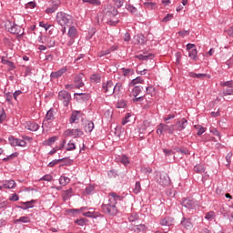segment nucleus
Segmentation results:
<instances>
[{
    "label": "nucleus",
    "instance_id": "f257e3e1",
    "mask_svg": "<svg viewBox=\"0 0 233 233\" xmlns=\"http://www.w3.org/2000/svg\"><path fill=\"white\" fill-rule=\"evenodd\" d=\"M117 201H123V197L117 195L116 192L109 193V199L107 204H102L101 208L104 214L107 216H117L119 210H117Z\"/></svg>",
    "mask_w": 233,
    "mask_h": 233
},
{
    "label": "nucleus",
    "instance_id": "f03ea898",
    "mask_svg": "<svg viewBox=\"0 0 233 233\" xmlns=\"http://www.w3.org/2000/svg\"><path fill=\"white\" fill-rule=\"evenodd\" d=\"M74 19L72 15L65 13V12H58L56 14V23L60 25V26H70L72 25Z\"/></svg>",
    "mask_w": 233,
    "mask_h": 233
},
{
    "label": "nucleus",
    "instance_id": "7ed1b4c3",
    "mask_svg": "<svg viewBox=\"0 0 233 233\" xmlns=\"http://www.w3.org/2000/svg\"><path fill=\"white\" fill-rule=\"evenodd\" d=\"M58 99L62 101L64 106H68L72 101V96L66 90H62L58 93Z\"/></svg>",
    "mask_w": 233,
    "mask_h": 233
},
{
    "label": "nucleus",
    "instance_id": "20e7f679",
    "mask_svg": "<svg viewBox=\"0 0 233 233\" xmlns=\"http://www.w3.org/2000/svg\"><path fill=\"white\" fill-rule=\"evenodd\" d=\"M187 125H188L187 118L177 120V123L173 125V132H183V130L187 128Z\"/></svg>",
    "mask_w": 233,
    "mask_h": 233
},
{
    "label": "nucleus",
    "instance_id": "39448f33",
    "mask_svg": "<svg viewBox=\"0 0 233 233\" xmlns=\"http://www.w3.org/2000/svg\"><path fill=\"white\" fill-rule=\"evenodd\" d=\"M157 183L161 187H168L170 185V177L167 173L157 175Z\"/></svg>",
    "mask_w": 233,
    "mask_h": 233
},
{
    "label": "nucleus",
    "instance_id": "423d86ee",
    "mask_svg": "<svg viewBox=\"0 0 233 233\" xmlns=\"http://www.w3.org/2000/svg\"><path fill=\"white\" fill-rule=\"evenodd\" d=\"M102 91L107 96H113L114 94V82L112 80H107L106 82L102 83Z\"/></svg>",
    "mask_w": 233,
    "mask_h": 233
},
{
    "label": "nucleus",
    "instance_id": "0eeeda50",
    "mask_svg": "<svg viewBox=\"0 0 233 233\" xmlns=\"http://www.w3.org/2000/svg\"><path fill=\"white\" fill-rule=\"evenodd\" d=\"M8 32L10 34H14L15 35H17V37H22V35H25V29L21 27V25L13 24L11 27L8 28Z\"/></svg>",
    "mask_w": 233,
    "mask_h": 233
},
{
    "label": "nucleus",
    "instance_id": "6e6552de",
    "mask_svg": "<svg viewBox=\"0 0 233 233\" xmlns=\"http://www.w3.org/2000/svg\"><path fill=\"white\" fill-rule=\"evenodd\" d=\"M182 207H185L186 208L194 209L196 207H198V203L196 200L192 198H183L181 201Z\"/></svg>",
    "mask_w": 233,
    "mask_h": 233
},
{
    "label": "nucleus",
    "instance_id": "1a4fd4ad",
    "mask_svg": "<svg viewBox=\"0 0 233 233\" xmlns=\"http://www.w3.org/2000/svg\"><path fill=\"white\" fill-rule=\"evenodd\" d=\"M104 13L106 17L112 19V17H116V15L119 14V11H117V8L114 5H106L104 9Z\"/></svg>",
    "mask_w": 233,
    "mask_h": 233
},
{
    "label": "nucleus",
    "instance_id": "9d476101",
    "mask_svg": "<svg viewBox=\"0 0 233 233\" xmlns=\"http://www.w3.org/2000/svg\"><path fill=\"white\" fill-rule=\"evenodd\" d=\"M83 77H85V75L82 73H79L78 75L75 76L74 85L76 88H82V86H85V83L83 82Z\"/></svg>",
    "mask_w": 233,
    "mask_h": 233
},
{
    "label": "nucleus",
    "instance_id": "9b49d317",
    "mask_svg": "<svg viewBox=\"0 0 233 233\" xmlns=\"http://www.w3.org/2000/svg\"><path fill=\"white\" fill-rule=\"evenodd\" d=\"M82 125L85 132L91 134L92 130H94V122L92 120L82 119Z\"/></svg>",
    "mask_w": 233,
    "mask_h": 233
},
{
    "label": "nucleus",
    "instance_id": "f8f14e48",
    "mask_svg": "<svg viewBox=\"0 0 233 233\" xmlns=\"http://www.w3.org/2000/svg\"><path fill=\"white\" fill-rule=\"evenodd\" d=\"M68 72V67L64 66L58 71L52 72L50 75L51 79H59L64 74H66Z\"/></svg>",
    "mask_w": 233,
    "mask_h": 233
},
{
    "label": "nucleus",
    "instance_id": "ddd939ff",
    "mask_svg": "<svg viewBox=\"0 0 233 233\" xmlns=\"http://www.w3.org/2000/svg\"><path fill=\"white\" fill-rule=\"evenodd\" d=\"M76 96H78V97ZM75 97L76 101L86 102L90 100L91 96L88 93H75Z\"/></svg>",
    "mask_w": 233,
    "mask_h": 233
},
{
    "label": "nucleus",
    "instance_id": "4468645a",
    "mask_svg": "<svg viewBox=\"0 0 233 233\" xmlns=\"http://www.w3.org/2000/svg\"><path fill=\"white\" fill-rule=\"evenodd\" d=\"M224 86H227L223 89L224 96H233V85L230 82H225Z\"/></svg>",
    "mask_w": 233,
    "mask_h": 233
},
{
    "label": "nucleus",
    "instance_id": "2eb2a0df",
    "mask_svg": "<svg viewBox=\"0 0 233 233\" xmlns=\"http://www.w3.org/2000/svg\"><path fill=\"white\" fill-rule=\"evenodd\" d=\"M161 227H172L174 225V218L170 217H166L160 219Z\"/></svg>",
    "mask_w": 233,
    "mask_h": 233
},
{
    "label": "nucleus",
    "instance_id": "dca6fc26",
    "mask_svg": "<svg viewBox=\"0 0 233 233\" xmlns=\"http://www.w3.org/2000/svg\"><path fill=\"white\" fill-rule=\"evenodd\" d=\"M56 117L54 116V109H49L46 115V117L43 121V125H48L49 121H54Z\"/></svg>",
    "mask_w": 233,
    "mask_h": 233
},
{
    "label": "nucleus",
    "instance_id": "f3484780",
    "mask_svg": "<svg viewBox=\"0 0 233 233\" xmlns=\"http://www.w3.org/2000/svg\"><path fill=\"white\" fill-rule=\"evenodd\" d=\"M180 225L183 227V228L188 230L192 227V219L183 217Z\"/></svg>",
    "mask_w": 233,
    "mask_h": 233
},
{
    "label": "nucleus",
    "instance_id": "a211bd4d",
    "mask_svg": "<svg viewBox=\"0 0 233 233\" xmlns=\"http://www.w3.org/2000/svg\"><path fill=\"white\" fill-rule=\"evenodd\" d=\"M59 5H61V1H59V0L54 1L52 6L48 7L46 10V12L47 14H54V12H56V10H57V8H59Z\"/></svg>",
    "mask_w": 233,
    "mask_h": 233
},
{
    "label": "nucleus",
    "instance_id": "6ab92c4d",
    "mask_svg": "<svg viewBox=\"0 0 233 233\" xmlns=\"http://www.w3.org/2000/svg\"><path fill=\"white\" fill-rule=\"evenodd\" d=\"M25 128L31 132H37V130H39V124L35 122H27Z\"/></svg>",
    "mask_w": 233,
    "mask_h": 233
},
{
    "label": "nucleus",
    "instance_id": "aec40b11",
    "mask_svg": "<svg viewBox=\"0 0 233 233\" xmlns=\"http://www.w3.org/2000/svg\"><path fill=\"white\" fill-rule=\"evenodd\" d=\"M72 194H74V189L72 187L63 191V194H62L63 201H68V199L72 198Z\"/></svg>",
    "mask_w": 233,
    "mask_h": 233
},
{
    "label": "nucleus",
    "instance_id": "412c9836",
    "mask_svg": "<svg viewBox=\"0 0 233 233\" xmlns=\"http://www.w3.org/2000/svg\"><path fill=\"white\" fill-rule=\"evenodd\" d=\"M67 35L70 39H76L77 37V29L76 28V26L72 25L69 27Z\"/></svg>",
    "mask_w": 233,
    "mask_h": 233
},
{
    "label": "nucleus",
    "instance_id": "4be33fe9",
    "mask_svg": "<svg viewBox=\"0 0 233 233\" xmlns=\"http://www.w3.org/2000/svg\"><path fill=\"white\" fill-rule=\"evenodd\" d=\"M141 92H143V86H136L132 89L131 96H133V97H137Z\"/></svg>",
    "mask_w": 233,
    "mask_h": 233
},
{
    "label": "nucleus",
    "instance_id": "5701e85b",
    "mask_svg": "<svg viewBox=\"0 0 233 233\" xmlns=\"http://www.w3.org/2000/svg\"><path fill=\"white\" fill-rule=\"evenodd\" d=\"M190 77H197V79H205V77L210 78V75L208 74H196L194 72L189 73Z\"/></svg>",
    "mask_w": 233,
    "mask_h": 233
},
{
    "label": "nucleus",
    "instance_id": "b1692460",
    "mask_svg": "<svg viewBox=\"0 0 233 233\" xmlns=\"http://www.w3.org/2000/svg\"><path fill=\"white\" fill-rule=\"evenodd\" d=\"M135 39L137 45H145V43H147V38H145V35L141 34L135 35Z\"/></svg>",
    "mask_w": 233,
    "mask_h": 233
},
{
    "label": "nucleus",
    "instance_id": "393cba45",
    "mask_svg": "<svg viewBox=\"0 0 233 233\" xmlns=\"http://www.w3.org/2000/svg\"><path fill=\"white\" fill-rule=\"evenodd\" d=\"M162 128L164 132H167L168 134H174V125L168 126V124L162 123Z\"/></svg>",
    "mask_w": 233,
    "mask_h": 233
},
{
    "label": "nucleus",
    "instance_id": "a878e982",
    "mask_svg": "<svg viewBox=\"0 0 233 233\" xmlns=\"http://www.w3.org/2000/svg\"><path fill=\"white\" fill-rule=\"evenodd\" d=\"M77 114H80L79 111H75L72 113L70 118H69V123L74 124L76 123V121H79V116H77Z\"/></svg>",
    "mask_w": 233,
    "mask_h": 233
},
{
    "label": "nucleus",
    "instance_id": "bb28decb",
    "mask_svg": "<svg viewBox=\"0 0 233 233\" xmlns=\"http://www.w3.org/2000/svg\"><path fill=\"white\" fill-rule=\"evenodd\" d=\"M3 188H15V181L8 180L3 184Z\"/></svg>",
    "mask_w": 233,
    "mask_h": 233
},
{
    "label": "nucleus",
    "instance_id": "cd10ccee",
    "mask_svg": "<svg viewBox=\"0 0 233 233\" xmlns=\"http://www.w3.org/2000/svg\"><path fill=\"white\" fill-rule=\"evenodd\" d=\"M175 151L177 152V154H182V156H188V154H190L187 147H175Z\"/></svg>",
    "mask_w": 233,
    "mask_h": 233
},
{
    "label": "nucleus",
    "instance_id": "c85d7f7f",
    "mask_svg": "<svg viewBox=\"0 0 233 233\" xmlns=\"http://www.w3.org/2000/svg\"><path fill=\"white\" fill-rule=\"evenodd\" d=\"M137 59H139V61H148V59H152L154 57V55H137L135 56Z\"/></svg>",
    "mask_w": 233,
    "mask_h": 233
},
{
    "label": "nucleus",
    "instance_id": "c756f323",
    "mask_svg": "<svg viewBox=\"0 0 233 233\" xmlns=\"http://www.w3.org/2000/svg\"><path fill=\"white\" fill-rule=\"evenodd\" d=\"M59 183L62 187H66V185L70 183V179L68 178V177L61 176L59 178Z\"/></svg>",
    "mask_w": 233,
    "mask_h": 233
},
{
    "label": "nucleus",
    "instance_id": "7c9ffc66",
    "mask_svg": "<svg viewBox=\"0 0 233 233\" xmlns=\"http://www.w3.org/2000/svg\"><path fill=\"white\" fill-rule=\"evenodd\" d=\"M143 78L141 76H137V78H134L131 80V82L128 84V86H136L137 83H143Z\"/></svg>",
    "mask_w": 233,
    "mask_h": 233
},
{
    "label": "nucleus",
    "instance_id": "2f4dec72",
    "mask_svg": "<svg viewBox=\"0 0 233 233\" xmlns=\"http://www.w3.org/2000/svg\"><path fill=\"white\" fill-rule=\"evenodd\" d=\"M56 141H57V137H49L47 140H46L44 142V145H46V147H51V145H54Z\"/></svg>",
    "mask_w": 233,
    "mask_h": 233
},
{
    "label": "nucleus",
    "instance_id": "473e14b6",
    "mask_svg": "<svg viewBox=\"0 0 233 233\" xmlns=\"http://www.w3.org/2000/svg\"><path fill=\"white\" fill-rule=\"evenodd\" d=\"M8 141H9L11 147H17V143H19V139L14 137V136H10L8 137Z\"/></svg>",
    "mask_w": 233,
    "mask_h": 233
},
{
    "label": "nucleus",
    "instance_id": "72a5a7b5",
    "mask_svg": "<svg viewBox=\"0 0 233 233\" xmlns=\"http://www.w3.org/2000/svg\"><path fill=\"white\" fill-rule=\"evenodd\" d=\"M188 56L190 57V59H193L194 61H196V59H198V49H192L191 51H188Z\"/></svg>",
    "mask_w": 233,
    "mask_h": 233
},
{
    "label": "nucleus",
    "instance_id": "f704fd0d",
    "mask_svg": "<svg viewBox=\"0 0 233 233\" xmlns=\"http://www.w3.org/2000/svg\"><path fill=\"white\" fill-rule=\"evenodd\" d=\"M122 72H123V76H125V77H127L128 76H134V69L123 67Z\"/></svg>",
    "mask_w": 233,
    "mask_h": 233
},
{
    "label": "nucleus",
    "instance_id": "c9c22d12",
    "mask_svg": "<svg viewBox=\"0 0 233 233\" xmlns=\"http://www.w3.org/2000/svg\"><path fill=\"white\" fill-rule=\"evenodd\" d=\"M193 170L197 174H203V172H205V167H203L202 165H197L194 167Z\"/></svg>",
    "mask_w": 233,
    "mask_h": 233
},
{
    "label": "nucleus",
    "instance_id": "e433bc0d",
    "mask_svg": "<svg viewBox=\"0 0 233 233\" xmlns=\"http://www.w3.org/2000/svg\"><path fill=\"white\" fill-rule=\"evenodd\" d=\"M82 2L93 5V6H99V5H101V1L99 0H82Z\"/></svg>",
    "mask_w": 233,
    "mask_h": 233
},
{
    "label": "nucleus",
    "instance_id": "4c0bfd02",
    "mask_svg": "<svg viewBox=\"0 0 233 233\" xmlns=\"http://www.w3.org/2000/svg\"><path fill=\"white\" fill-rule=\"evenodd\" d=\"M214 218H216V213H214V211L206 213L205 219H208V221H212Z\"/></svg>",
    "mask_w": 233,
    "mask_h": 233
},
{
    "label": "nucleus",
    "instance_id": "58836bf2",
    "mask_svg": "<svg viewBox=\"0 0 233 233\" xmlns=\"http://www.w3.org/2000/svg\"><path fill=\"white\" fill-rule=\"evenodd\" d=\"M39 26H41L42 28H45L46 32H48V30H50V28H54V25L46 24L43 21L39 22Z\"/></svg>",
    "mask_w": 233,
    "mask_h": 233
},
{
    "label": "nucleus",
    "instance_id": "ea45409f",
    "mask_svg": "<svg viewBox=\"0 0 233 233\" xmlns=\"http://www.w3.org/2000/svg\"><path fill=\"white\" fill-rule=\"evenodd\" d=\"M15 223H30V218L28 217H21L15 220Z\"/></svg>",
    "mask_w": 233,
    "mask_h": 233
},
{
    "label": "nucleus",
    "instance_id": "a19ab883",
    "mask_svg": "<svg viewBox=\"0 0 233 233\" xmlns=\"http://www.w3.org/2000/svg\"><path fill=\"white\" fill-rule=\"evenodd\" d=\"M126 10H127L131 14H136V12H137V8L130 4L126 5Z\"/></svg>",
    "mask_w": 233,
    "mask_h": 233
},
{
    "label": "nucleus",
    "instance_id": "79ce46f5",
    "mask_svg": "<svg viewBox=\"0 0 233 233\" xmlns=\"http://www.w3.org/2000/svg\"><path fill=\"white\" fill-rule=\"evenodd\" d=\"M120 163H122V165H125V167H127V165H129L130 161L128 160V157H127V155H123L120 158Z\"/></svg>",
    "mask_w": 233,
    "mask_h": 233
},
{
    "label": "nucleus",
    "instance_id": "37998d69",
    "mask_svg": "<svg viewBox=\"0 0 233 233\" xmlns=\"http://www.w3.org/2000/svg\"><path fill=\"white\" fill-rule=\"evenodd\" d=\"M17 156H19V153L15 152V153L7 156L6 157L3 158V161H5V162L10 161V159H14L15 157H17Z\"/></svg>",
    "mask_w": 233,
    "mask_h": 233
},
{
    "label": "nucleus",
    "instance_id": "c03bdc74",
    "mask_svg": "<svg viewBox=\"0 0 233 233\" xmlns=\"http://www.w3.org/2000/svg\"><path fill=\"white\" fill-rule=\"evenodd\" d=\"M128 219L131 223H134V221H137L139 219V215H137V213H133L130 215Z\"/></svg>",
    "mask_w": 233,
    "mask_h": 233
},
{
    "label": "nucleus",
    "instance_id": "a18cd8bd",
    "mask_svg": "<svg viewBox=\"0 0 233 233\" xmlns=\"http://www.w3.org/2000/svg\"><path fill=\"white\" fill-rule=\"evenodd\" d=\"M91 81L93 83H99V81H101V76L94 74L91 76Z\"/></svg>",
    "mask_w": 233,
    "mask_h": 233
},
{
    "label": "nucleus",
    "instance_id": "49530a36",
    "mask_svg": "<svg viewBox=\"0 0 233 233\" xmlns=\"http://www.w3.org/2000/svg\"><path fill=\"white\" fill-rule=\"evenodd\" d=\"M83 216H85V218H93L94 219H96V218H97V213L87 211L86 213H83Z\"/></svg>",
    "mask_w": 233,
    "mask_h": 233
},
{
    "label": "nucleus",
    "instance_id": "de8ad7c7",
    "mask_svg": "<svg viewBox=\"0 0 233 233\" xmlns=\"http://www.w3.org/2000/svg\"><path fill=\"white\" fill-rule=\"evenodd\" d=\"M63 162V159H55L53 161H51L49 164H48V167L50 168H54V167H56V165H57L58 163H61Z\"/></svg>",
    "mask_w": 233,
    "mask_h": 233
},
{
    "label": "nucleus",
    "instance_id": "09e8293b",
    "mask_svg": "<svg viewBox=\"0 0 233 233\" xmlns=\"http://www.w3.org/2000/svg\"><path fill=\"white\" fill-rule=\"evenodd\" d=\"M171 19H174L173 14H167L163 19L162 23H168V21H171Z\"/></svg>",
    "mask_w": 233,
    "mask_h": 233
},
{
    "label": "nucleus",
    "instance_id": "8fccbe9b",
    "mask_svg": "<svg viewBox=\"0 0 233 233\" xmlns=\"http://www.w3.org/2000/svg\"><path fill=\"white\" fill-rule=\"evenodd\" d=\"M139 192H141V183L140 182H136L135 188H134V193L135 194H139Z\"/></svg>",
    "mask_w": 233,
    "mask_h": 233
},
{
    "label": "nucleus",
    "instance_id": "3c124183",
    "mask_svg": "<svg viewBox=\"0 0 233 233\" xmlns=\"http://www.w3.org/2000/svg\"><path fill=\"white\" fill-rule=\"evenodd\" d=\"M195 128H198L197 134L198 136H203V134H205V127H203L201 126H195Z\"/></svg>",
    "mask_w": 233,
    "mask_h": 233
},
{
    "label": "nucleus",
    "instance_id": "603ef678",
    "mask_svg": "<svg viewBox=\"0 0 233 233\" xmlns=\"http://www.w3.org/2000/svg\"><path fill=\"white\" fill-rule=\"evenodd\" d=\"M116 108H125V106H127V102L125 100H119L116 103Z\"/></svg>",
    "mask_w": 233,
    "mask_h": 233
},
{
    "label": "nucleus",
    "instance_id": "864d4df0",
    "mask_svg": "<svg viewBox=\"0 0 233 233\" xmlns=\"http://www.w3.org/2000/svg\"><path fill=\"white\" fill-rule=\"evenodd\" d=\"M144 5L146 6V8H150L151 10L153 8H156V3L154 2H145Z\"/></svg>",
    "mask_w": 233,
    "mask_h": 233
},
{
    "label": "nucleus",
    "instance_id": "5fc2aeb1",
    "mask_svg": "<svg viewBox=\"0 0 233 233\" xmlns=\"http://www.w3.org/2000/svg\"><path fill=\"white\" fill-rule=\"evenodd\" d=\"M67 151L76 150V144L72 141H69L66 147Z\"/></svg>",
    "mask_w": 233,
    "mask_h": 233
},
{
    "label": "nucleus",
    "instance_id": "6e6d98bb",
    "mask_svg": "<svg viewBox=\"0 0 233 233\" xmlns=\"http://www.w3.org/2000/svg\"><path fill=\"white\" fill-rule=\"evenodd\" d=\"M164 129H163V123H160L157 127V134L158 136H162V134L164 133Z\"/></svg>",
    "mask_w": 233,
    "mask_h": 233
},
{
    "label": "nucleus",
    "instance_id": "4d7b16f0",
    "mask_svg": "<svg viewBox=\"0 0 233 233\" xmlns=\"http://www.w3.org/2000/svg\"><path fill=\"white\" fill-rule=\"evenodd\" d=\"M121 88H123V85L121 83H116V86H113L114 94L115 92H121Z\"/></svg>",
    "mask_w": 233,
    "mask_h": 233
},
{
    "label": "nucleus",
    "instance_id": "13d9d810",
    "mask_svg": "<svg viewBox=\"0 0 233 233\" xmlns=\"http://www.w3.org/2000/svg\"><path fill=\"white\" fill-rule=\"evenodd\" d=\"M210 133L213 134V136H218L219 137V139L221 138V134L216 127H211Z\"/></svg>",
    "mask_w": 233,
    "mask_h": 233
},
{
    "label": "nucleus",
    "instance_id": "bf43d9fd",
    "mask_svg": "<svg viewBox=\"0 0 233 233\" xmlns=\"http://www.w3.org/2000/svg\"><path fill=\"white\" fill-rule=\"evenodd\" d=\"M87 219L86 218H80V219H76L75 221V223L76 225H79L80 227H83L86 223Z\"/></svg>",
    "mask_w": 233,
    "mask_h": 233
},
{
    "label": "nucleus",
    "instance_id": "052dcab7",
    "mask_svg": "<svg viewBox=\"0 0 233 233\" xmlns=\"http://www.w3.org/2000/svg\"><path fill=\"white\" fill-rule=\"evenodd\" d=\"M113 3L116 5V8H121L123 5L125 4V0H112Z\"/></svg>",
    "mask_w": 233,
    "mask_h": 233
},
{
    "label": "nucleus",
    "instance_id": "680f3d73",
    "mask_svg": "<svg viewBox=\"0 0 233 233\" xmlns=\"http://www.w3.org/2000/svg\"><path fill=\"white\" fill-rule=\"evenodd\" d=\"M46 41H47V46L48 48H52V46H56V41L52 40L51 38H48L46 36H45Z\"/></svg>",
    "mask_w": 233,
    "mask_h": 233
},
{
    "label": "nucleus",
    "instance_id": "e2e57ef3",
    "mask_svg": "<svg viewBox=\"0 0 233 233\" xmlns=\"http://www.w3.org/2000/svg\"><path fill=\"white\" fill-rule=\"evenodd\" d=\"M110 54V50L106 49L105 51H100L97 53V57H104V56H108Z\"/></svg>",
    "mask_w": 233,
    "mask_h": 233
},
{
    "label": "nucleus",
    "instance_id": "0e129e2a",
    "mask_svg": "<svg viewBox=\"0 0 233 233\" xmlns=\"http://www.w3.org/2000/svg\"><path fill=\"white\" fill-rule=\"evenodd\" d=\"M141 172L143 174H146L147 176H148V174H152V168L151 167H142Z\"/></svg>",
    "mask_w": 233,
    "mask_h": 233
},
{
    "label": "nucleus",
    "instance_id": "69168bd1",
    "mask_svg": "<svg viewBox=\"0 0 233 233\" xmlns=\"http://www.w3.org/2000/svg\"><path fill=\"white\" fill-rule=\"evenodd\" d=\"M143 101H145V96H135L134 98H133V103H141V102H143Z\"/></svg>",
    "mask_w": 233,
    "mask_h": 233
},
{
    "label": "nucleus",
    "instance_id": "338daca9",
    "mask_svg": "<svg viewBox=\"0 0 233 233\" xmlns=\"http://www.w3.org/2000/svg\"><path fill=\"white\" fill-rule=\"evenodd\" d=\"M156 91V88H154V86H149L146 88V92L147 94H148L149 96H152V94H154V92Z\"/></svg>",
    "mask_w": 233,
    "mask_h": 233
},
{
    "label": "nucleus",
    "instance_id": "774afa93",
    "mask_svg": "<svg viewBox=\"0 0 233 233\" xmlns=\"http://www.w3.org/2000/svg\"><path fill=\"white\" fill-rule=\"evenodd\" d=\"M83 134H85L83 132V130L76 128L75 129V137H81V136H83Z\"/></svg>",
    "mask_w": 233,
    "mask_h": 233
}]
</instances>
